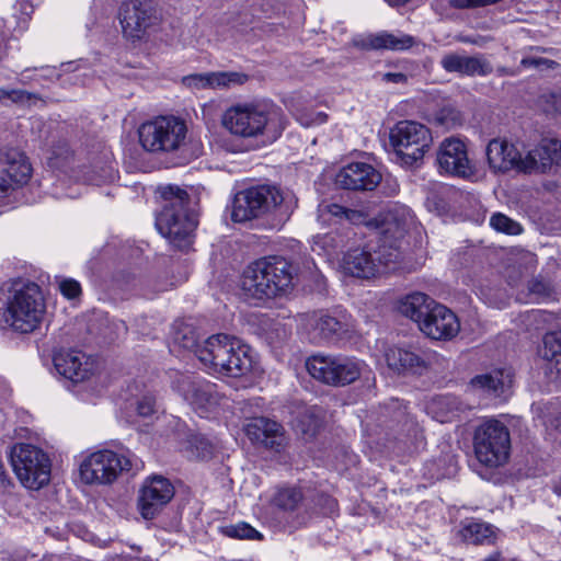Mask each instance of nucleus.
Returning a JSON list of instances; mask_svg holds the SVG:
<instances>
[{"instance_id": "obj_53", "label": "nucleus", "mask_w": 561, "mask_h": 561, "mask_svg": "<svg viewBox=\"0 0 561 561\" xmlns=\"http://www.w3.org/2000/svg\"><path fill=\"white\" fill-rule=\"evenodd\" d=\"M325 502H327V504H328V506H329V508H330V512H333V511L335 510V507H336V502H335V500H333V499H331V497H327V499H325Z\"/></svg>"}, {"instance_id": "obj_11", "label": "nucleus", "mask_w": 561, "mask_h": 561, "mask_svg": "<svg viewBox=\"0 0 561 561\" xmlns=\"http://www.w3.org/2000/svg\"><path fill=\"white\" fill-rule=\"evenodd\" d=\"M400 260V252L396 245L390 247L386 252V247H377L371 251L368 247L354 248L348 250L342 257L341 268L347 275L369 279L382 273L390 264Z\"/></svg>"}, {"instance_id": "obj_36", "label": "nucleus", "mask_w": 561, "mask_h": 561, "mask_svg": "<svg viewBox=\"0 0 561 561\" xmlns=\"http://www.w3.org/2000/svg\"><path fill=\"white\" fill-rule=\"evenodd\" d=\"M302 500V493L297 488H284L274 496V503L284 511H294Z\"/></svg>"}, {"instance_id": "obj_6", "label": "nucleus", "mask_w": 561, "mask_h": 561, "mask_svg": "<svg viewBox=\"0 0 561 561\" xmlns=\"http://www.w3.org/2000/svg\"><path fill=\"white\" fill-rule=\"evenodd\" d=\"M186 134L185 122L173 115L158 116L138 129L140 145L152 153L178 151L185 145Z\"/></svg>"}, {"instance_id": "obj_44", "label": "nucleus", "mask_w": 561, "mask_h": 561, "mask_svg": "<svg viewBox=\"0 0 561 561\" xmlns=\"http://www.w3.org/2000/svg\"><path fill=\"white\" fill-rule=\"evenodd\" d=\"M528 289L529 293L537 298H548L553 293V287L550 282L539 277L533 278L528 283Z\"/></svg>"}, {"instance_id": "obj_19", "label": "nucleus", "mask_w": 561, "mask_h": 561, "mask_svg": "<svg viewBox=\"0 0 561 561\" xmlns=\"http://www.w3.org/2000/svg\"><path fill=\"white\" fill-rule=\"evenodd\" d=\"M179 391L184 400L201 415L219 403L215 383L198 377L185 376L179 382Z\"/></svg>"}, {"instance_id": "obj_41", "label": "nucleus", "mask_w": 561, "mask_h": 561, "mask_svg": "<svg viewBox=\"0 0 561 561\" xmlns=\"http://www.w3.org/2000/svg\"><path fill=\"white\" fill-rule=\"evenodd\" d=\"M490 225L500 232L507 234H518L522 232V227L518 222L508 218L507 216L499 213L494 214L490 219Z\"/></svg>"}, {"instance_id": "obj_18", "label": "nucleus", "mask_w": 561, "mask_h": 561, "mask_svg": "<svg viewBox=\"0 0 561 561\" xmlns=\"http://www.w3.org/2000/svg\"><path fill=\"white\" fill-rule=\"evenodd\" d=\"M440 173L469 179L474 175L476 169L470 159L466 145L460 139H445L437 151L436 157Z\"/></svg>"}, {"instance_id": "obj_37", "label": "nucleus", "mask_w": 561, "mask_h": 561, "mask_svg": "<svg viewBox=\"0 0 561 561\" xmlns=\"http://www.w3.org/2000/svg\"><path fill=\"white\" fill-rule=\"evenodd\" d=\"M39 96L35 93L22 89H5L0 88V104H30L32 100H38Z\"/></svg>"}, {"instance_id": "obj_12", "label": "nucleus", "mask_w": 561, "mask_h": 561, "mask_svg": "<svg viewBox=\"0 0 561 561\" xmlns=\"http://www.w3.org/2000/svg\"><path fill=\"white\" fill-rule=\"evenodd\" d=\"M432 141L430 129L417 122L402 121L390 130V144L405 165L422 160Z\"/></svg>"}, {"instance_id": "obj_33", "label": "nucleus", "mask_w": 561, "mask_h": 561, "mask_svg": "<svg viewBox=\"0 0 561 561\" xmlns=\"http://www.w3.org/2000/svg\"><path fill=\"white\" fill-rule=\"evenodd\" d=\"M321 215H330L339 222L347 221L353 225H362L367 222V214L363 210L352 209L339 205L336 203H324L319 206Z\"/></svg>"}, {"instance_id": "obj_49", "label": "nucleus", "mask_w": 561, "mask_h": 561, "mask_svg": "<svg viewBox=\"0 0 561 561\" xmlns=\"http://www.w3.org/2000/svg\"><path fill=\"white\" fill-rule=\"evenodd\" d=\"M382 81L391 83H405L408 76L403 72H386L382 75Z\"/></svg>"}, {"instance_id": "obj_14", "label": "nucleus", "mask_w": 561, "mask_h": 561, "mask_svg": "<svg viewBox=\"0 0 561 561\" xmlns=\"http://www.w3.org/2000/svg\"><path fill=\"white\" fill-rule=\"evenodd\" d=\"M119 22L124 36L133 42L142 39L158 24L156 5L150 0H130L119 9Z\"/></svg>"}, {"instance_id": "obj_48", "label": "nucleus", "mask_w": 561, "mask_h": 561, "mask_svg": "<svg viewBox=\"0 0 561 561\" xmlns=\"http://www.w3.org/2000/svg\"><path fill=\"white\" fill-rule=\"evenodd\" d=\"M547 106L545 107L546 112H553L557 114H561V92L551 93L546 96Z\"/></svg>"}, {"instance_id": "obj_46", "label": "nucleus", "mask_w": 561, "mask_h": 561, "mask_svg": "<svg viewBox=\"0 0 561 561\" xmlns=\"http://www.w3.org/2000/svg\"><path fill=\"white\" fill-rule=\"evenodd\" d=\"M556 65V61L542 58V57H525L520 60V66L523 68H552Z\"/></svg>"}, {"instance_id": "obj_51", "label": "nucleus", "mask_w": 561, "mask_h": 561, "mask_svg": "<svg viewBox=\"0 0 561 561\" xmlns=\"http://www.w3.org/2000/svg\"><path fill=\"white\" fill-rule=\"evenodd\" d=\"M328 115L323 112L316 113L310 119L306 122H301L305 125H311V124H322L327 122Z\"/></svg>"}, {"instance_id": "obj_22", "label": "nucleus", "mask_w": 561, "mask_h": 561, "mask_svg": "<svg viewBox=\"0 0 561 561\" xmlns=\"http://www.w3.org/2000/svg\"><path fill=\"white\" fill-rule=\"evenodd\" d=\"M420 330L433 340H449L456 336L460 330V324L456 314L447 307L435 302L432 305Z\"/></svg>"}, {"instance_id": "obj_43", "label": "nucleus", "mask_w": 561, "mask_h": 561, "mask_svg": "<svg viewBox=\"0 0 561 561\" xmlns=\"http://www.w3.org/2000/svg\"><path fill=\"white\" fill-rule=\"evenodd\" d=\"M214 72L190 75L183 78L185 85L196 89L214 88Z\"/></svg>"}, {"instance_id": "obj_30", "label": "nucleus", "mask_w": 561, "mask_h": 561, "mask_svg": "<svg viewBox=\"0 0 561 561\" xmlns=\"http://www.w3.org/2000/svg\"><path fill=\"white\" fill-rule=\"evenodd\" d=\"M415 44L413 36L381 32L369 35L364 41V47L369 49L405 50Z\"/></svg>"}, {"instance_id": "obj_13", "label": "nucleus", "mask_w": 561, "mask_h": 561, "mask_svg": "<svg viewBox=\"0 0 561 561\" xmlns=\"http://www.w3.org/2000/svg\"><path fill=\"white\" fill-rule=\"evenodd\" d=\"M134 459L112 450H99L87 457L80 465V476L88 484H110L123 471H130Z\"/></svg>"}, {"instance_id": "obj_50", "label": "nucleus", "mask_w": 561, "mask_h": 561, "mask_svg": "<svg viewBox=\"0 0 561 561\" xmlns=\"http://www.w3.org/2000/svg\"><path fill=\"white\" fill-rule=\"evenodd\" d=\"M439 403L446 405L448 408L449 412H453L454 410H458V405H459L457 399L454 397H442L439 399Z\"/></svg>"}, {"instance_id": "obj_7", "label": "nucleus", "mask_w": 561, "mask_h": 561, "mask_svg": "<svg viewBox=\"0 0 561 561\" xmlns=\"http://www.w3.org/2000/svg\"><path fill=\"white\" fill-rule=\"evenodd\" d=\"M293 199L273 185H256L238 192L232 202L231 219L247 222L260 218L276 207Z\"/></svg>"}, {"instance_id": "obj_20", "label": "nucleus", "mask_w": 561, "mask_h": 561, "mask_svg": "<svg viewBox=\"0 0 561 561\" xmlns=\"http://www.w3.org/2000/svg\"><path fill=\"white\" fill-rule=\"evenodd\" d=\"M386 362L390 369L399 374L423 375L431 367L436 357L435 352L413 351L402 347H391L386 354Z\"/></svg>"}, {"instance_id": "obj_3", "label": "nucleus", "mask_w": 561, "mask_h": 561, "mask_svg": "<svg viewBox=\"0 0 561 561\" xmlns=\"http://www.w3.org/2000/svg\"><path fill=\"white\" fill-rule=\"evenodd\" d=\"M297 268L283 256L261 257L249 264L241 277V289L248 299L265 301L290 294Z\"/></svg>"}, {"instance_id": "obj_39", "label": "nucleus", "mask_w": 561, "mask_h": 561, "mask_svg": "<svg viewBox=\"0 0 561 561\" xmlns=\"http://www.w3.org/2000/svg\"><path fill=\"white\" fill-rule=\"evenodd\" d=\"M214 80V88L229 89L237 85H242L249 80V76L243 72L237 71H218L214 72L211 77Z\"/></svg>"}, {"instance_id": "obj_4", "label": "nucleus", "mask_w": 561, "mask_h": 561, "mask_svg": "<svg viewBox=\"0 0 561 561\" xmlns=\"http://www.w3.org/2000/svg\"><path fill=\"white\" fill-rule=\"evenodd\" d=\"M162 209L156 218L158 231L175 248L183 249L190 244V238L197 221L188 210L190 195L178 185L159 187Z\"/></svg>"}, {"instance_id": "obj_21", "label": "nucleus", "mask_w": 561, "mask_h": 561, "mask_svg": "<svg viewBox=\"0 0 561 561\" xmlns=\"http://www.w3.org/2000/svg\"><path fill=\"white\" fill-rule=\"evenodd\" d=\"M381 181V174L370 164L352 162L335 175V184L350 191H373Z\"/></svg>"}, {"instance_id": "obj_8", "label": "nucleus", "mask_w": 561, "mask_h": 561, "mask_svg": "<svg viewBox=\"0 0 561 561\" xmlns=\"http://www.w3.org/2000/svg\"><path fill=\"white\" fill-rule=\"evenodd\" d=\"M12 468L21 483L32 490H38L49 482L50 459L39 447L18 443L10 450Z\"/></svg>"}, {"instance_id": "obj_40", "label": "nucleus", "mask_w": 561, "mask_h": 561, "mask_svg": "<svg viewBox=\"0 0 561 561\" xmlns=\"http://www.w3.org/2000/svg\"><path fill=\"white\" fill-rule=\"evenodd\" d=\"M220 530L225 536L230 538L256 540H261L263 538L261 533L247 523L227 525L221 527Z\"/></svg>"}, {"instance_id": "obj_9", "label": "nucleus", "mask_w": 561, "mask_h": 561, "mask_svg": "<svg viewBox=\"0 0 561 561\" xmlns=\"http://www.w3.org/2000/svg\"><path fill=\"white\" fill-rule=\"evenodd\" d=\"M474 454L482 465L496 468L510 457L511 436L508 428L497 420H486L474 431Z\"/></svg>"}, {"instance_id": "obj_45", "label": "nucleus", "mask_w": 561, "mask_h": 561, "mask_svg": "<svg viewBox=\"0 0 561 561\" xmlns=\"http://www.w3.org/2000/svg\"><path fill=\"white\" fill-rule=\"evenodd\" d=\"M28 71L30 70L26 69L22 72V79L20 80L22 83H26L30 80L41 81L42 79L54 80V79L59 78V73L57 72L56 68H54V67H42L39 69V73L35 75V77L26 76V73Z\"/></svg>"}, {"instance_id": "obj_38", "label": "nucleus", "mask_w": 561, "mask_h": 561, "mask_svg": "<svg viewBox=\"0 0 561 561\" xmlns=\"http://www.w3.org/2000/svg\"><path fill=\"white\" fill-rule=\"evenodd\" d=\"M434 122L443 128L451 129L461 125L462 117L455 106L445 105L435 113Z\"/></svg>"}, {"instance_id": "obj_2", "label": "nucleus", "mask_w": 561, "mask_h": 561, "mask_svg": "<svg viewBox=\"0 0 561 561\" xmlns=\"http://www.w3.org/2000/svg\"><path fill=\"white\" fill-rule=\"evenodd\" d=\"M221 124L233 136L272 144L282 135L286 122L283 113L273 105L245 102L229 106L222 114Z\"/></svg>"}, {"instance_id": "obj_52", "label": "nucleus", "mask_w": 561, "mask_h": 561, "mask_svg": "<svg viewBox=\"0 0 561 561\" xmlns=\"http://www.w3.org/2000/svg\"><path fill=\"white\" fill-rule=\"evenodd\" d=\"M391 7H399L408 3L410 0H385Z\"/></svg>"}, {"instance_id": "obj_26", "label": "nucleus", "mask_w": 561, "mask_h": 561, "mask_svg": "<svg viewBox=\"0 0 561 561\" xmlns=\"http://www.w3.org/2000/svg\"><path fill=\"white\" fill-rule=\"evenodd\" d=\"M513 386V373L510 368L493 369L485 374L474 376L469 387L473 391L493 396L495 398H506Z\"/></svg>"}, {"instance_id": "obj_16", "label": "nucleus", "mask_w": 561, "mask_h": 561, "mask_svg": "<svg viewBox=\"0 0 561 561\" xmlns=\"http://www.w3.org/2000/svg\"><path fill=\"white\" fill-rule=\"evenodd\" d=\"M174 486L162 476L147 478L138 494L137 507L145 519H153L174 496Z\"/></svg>"}, {"instance_id": "obj_47", "label": "nucleus", "mask_w": 561, "mask_h": 561, "mask_svg": "<svg viewBox=\"0 0 561 561\" xmlns=\"http://www.w3.org/2000/svg\"><path fill=\"white\" fill-rule=\"evenodd\" d=\"M137 412L141 416H149L154 412V400L151 397H144L137 403Z\"/></svg>"}, {"instance_id": "obj_5", "label": "nucleus", "mask_w": 561, "mask_h": 561, "mask_svg": "<svg viewBox=\"0 0 561 561\" xmlns=\"http://www.w3.org/2000/svg\"><path fill=\"white\" fill-rule=\"evenodd\" d=\"M46 304L34 282L13 283L5 302L4 321L14 331L33 332L42 322Z\"/></svg>"}, {"instance_id": "obj_55", "label": "nucleus", "mask_w": 561, "mask_h": 561, "mask_svg": "<svg viewBox=\"0 0 561 561\" xmlns=\"http://www.w3.org/2000/svg\"><path fill=\"white\" fill-rule=\"evenodd\" d=\"M557 2H559V3H560V5H561V0H557Z\"/></svg>"}, {"instance_id": "obj_28", "label": "nucleus", "mask_w": 561, "mask_h": 561, "mask_svg": "<svg viewBox=\"0 0 561 561\" xmlns=\"http://www.w3.org/2000/svg\"><path fill=\"white\" fill-rule=\"evenodd\" d=\"M440 66L447 72L462 76H488L492 73V65L483 56H461L455 53L443 56Z\"/></svg>"}, {"instance_id": "obj_17", "label": "nucleus", "mask_w": 561, "mask_h": 561, "mask_svg": "<svg viewBox=\"0 0 561 561\" xmlns=\"http://www.w3.org/2000/svg\"><path fill=\"white\" fill-rule=\"evenodd\" d=\"M486 157L494 172L516 170L523 173H535V169H527L533 162L531 158L535 159L534 148L523 157L513 144L493 139L486 147Z\"/></svg>"}, {"instance_id": "obj_10", "label": "nucleus", "mask_w": 561, "mask_h": 561, "mask_svg": "<svg viewBox=\"0 0 561 561\" xmlns=\"http://www.w3.org/2000/svg\"><path fill=\"white\" fill-rule=\"evenodd\" d=\"M364 367V362L343 355L317 354L306 362V368L314 379L334 387L356 381Z\"/></svg>"}, {"instance_id": "obj_15", "label": "nucleus", "mask_w": 561, "mask_h": 561, "mask_svg": "<svg viewBox=\"0 0 561 561\" xmlns=\"http://www.w3.org/2000/svg\"><path fill=\"white\" fill-rule=\"evenodd\" d=\"M32 165L26 154L16 148L0 149V197L11 195L27 184Z\"/></svg>"}, {"instance_id": "obj_29", "label": "nucleus", "mask_w": 561, "mask_h": 561, "mask_svg": "<svg viewBox=\"0 0 561 561\" xmlns=\"http://www.w3.org/2000/svg\"><path fill=\"white\" fill-rule=\"evenodd\" d=\"M535 159L528 164L527 169H535V173H548L552 169L554 172H561V140L542 139L534 148Z\"/></svg>"}, {"instance_id": "obj_27", "label": "nucleus", "mask_w": 561, "mask_h": 561, "mask_svg": "<svg viewBox=\"0 0 561 561\" xmlns=\"http://www.w3.org/2000/svg\"><path fill=\"white\" fill-rule=\"evenodd\" d=\"M381 238L379 247H386V252L390 251L391 245H396L400 251V242L404 238L409 228V218L404 210H389L387 211L379 224Z\"/></svg>"}, {"instance_id": "obj_1", "label": "nucleus", "mask_w": 561, "mask_h": 561, "mask_svg": "<svg viewBox=\"0 0 561 561\" xmlns=\"http://www.w3.org/2000/svg\"><path fill=\"white\" fill-rule=\"evenodd\" d=\"M173 342L183 350L194 352L199 362L214 373L237 378L252 368L249 346L234 336L214 334L199 344L195 330L185 325L175 331Z\"/></svg>"}, {"instance_id": "obj_35", "label": "nucleus", "mask_w": 561, "mask_h": 561, "mask_svg": "<svg viewBox=\"0 0 561 561\" xmlns=\"http://www.w3.org/2000/svg\"><path fill=\"white\" fill-rule=\"evenodd\" d=\"M322 421L313 408L305 409L296 419L295 426L304 436L313 437L321 427Z\"/></svg>"}, {"instance_id": "obj_23", "label": "nucleus", "mask_w": 561, "mask_h": 561, "mask_svg": "<svg viewBox=\"0 0 561 561\" xmlns=\"http://www.w3.org/2000/svg\"><path fill=\"white\" fill-rule=\"evenodd\" d=\"M300 321L313 341L336 339L348 330L344 322L323 311L302 313L300 314Z\"/></svg>"}, {"instance_id": "obj_31", "label": "nucleus", "mask_w": 561, "mask_h": 561, "mask_svg": "<svg viewBox=\"0 0 561 561\" xmlns=\"http://www.w3.org/2000/svg\"><path fill=\"white\" fill-rule=\"evenodd\" d=\"M435 302L434 299L423 293H413L401 301L399 309L403 316L415 321L420 328Z\"/></svg>"}, {"instance_id": "obj_32", "label": "nucleus", "mask_w": 561, "mask_h": 561, "mask_svg": "<svg viewBox=\"0 0 561 561\" xmlns=\"http://www.w3.org/2000/svg\"><path fill=\"white\" fill-rule=\"evenodd\" d=\"M539 352L541 357L550 363V368L556 370L561 380V330L547 333Z\"/></svg>"}, {"instance_id": "obj_54", "label": "nucleus", "mask_w": 561, "mask_h": 561, "mask_svg": "<svg viewBox=\"0 0 561 561\" xmlns=\"http://www.w3.org/2000/svg\"><path fill=\"white\" fill-rule=\"evenodd\" d=\"M460 41H461V42H463V43L477 44V42H476V41L470 39V38H468V37H462V38H460Z\"/></svg>"}, {"instance_id": "obj_25", "label": "nucleus", "mask_w": 561, "mask_h": 561, "mask_svg": "<svg viewBox=\"0 0 561 561\" xmlns=\"http://www.w3.org/2000/svg\"><path fill=\"white\" fill-rule=\"evenodd\" d=\"M247 436L254 443L279 451L286 445L285 431L282 424L266 419L254 417L244 427Z\"/></svg>"}, {"instance_id": "obj_34", "label": "nucleus", "mask_w": 561, "mask_h": 561, "mask_svg": "<svg viewBox=\"0 0 561 561\" xmlns=\"http://www.w3.org/2000/svg\"><path fill=\"white\" fill-rule=\"evenodd\" d=\"M466 541L473 545H493L496 540L494 527L482 522H470L462 527Z\"/></svg>"}, {"instance_id": "obj_24", "label": "nucleus", "mask_w": 561, "mask_h": 561, "mask_svg": "<svg viewBox=\"0 0 561 561\" xmlns=\"http://www.w3.org/2000/svg\"><path fill=\"white\" fill-rule=\"evenodd\" d=\"M53 363L56 371L73 383L84 381L93 374V364L80 351H61L54 355Z\"/></svg>"}, {"instance_id": "obj_42", "label": "nucleus", "mask_w": 561, "mask_h": 561, "mask_svg": "<svg viewBox=\"0 0 561 561\" xmlns=\"http://www.w3.org/2000/svg\"><path fill=\"white\" fill-rule=\"evenodd\" d=\"M55 280L58 289L66 298L75 299L81 295V286L76 279L56 276Z\"/></svg>"}]
</instances>
